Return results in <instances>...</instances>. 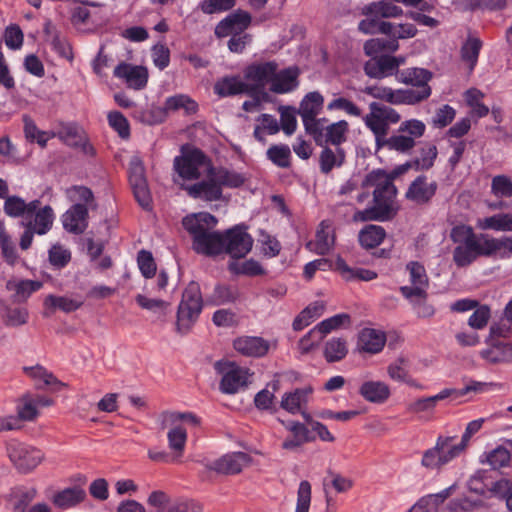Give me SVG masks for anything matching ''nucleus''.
<instances>
[{
  "mask_svg": "<svg viewBox=\"0 0 512 512\" xmlns=\"http://www.w3.org/2000/svg\"><path fill=\"white\" fill-rule=\"evenodd\" d=\"M361 187H374L373 205L356 211L353 215L355 222H385L396 216L398 208L395 206V199L398 191L394 183L386 179L385 170L375 169L369 172L362 181Z\"/></svg>",
  "mask_w": 512,
  "mask_h": 512,
  "instance_id": "1",
  "label": "nucleus"
},
{
  "mask_svg": "<svg viewBox=\"0 0 512 512\" xmlns=\"http://www.w3.org/2000/svg\"><path fill=\"white\" fill-rule=\"evenodd\" d=\"M217 223V218L208 212L183 217V228L192 236V248L197 254L214 257L223 253V232L210 231Z\"/></svg>",
  "mask_w": 512,
  "mask_h": 512,
  "instance_id": "2",
  "label": "nucleus"
},
{
  "mask_svg": "<svg viewBox=\"0 0 512 512\" xmlns=\"http://www.w3.org/2000/svg\"><path fill=\"white\" fill-rule=\"evenodd\" d=\"M449 237L456 244L452 254L457 267H468L479 257L489 258L488 234H477L471 226L459 224L451 229Z\"/></svg>",
  "mask_w": 512,
  "mask_h": 512,
  "instance_id": "3",
  "label": "nucleus"
},
{
  "mask_svg": "<svg viewBox=\"0 0 512 512\" xmlns=\"http://www.w3.org/2000/svg\"><path fill=\"white\" fill-rule=\"evenodd\" d=\"M203 308L200 286L191 281L182 293L177 310L176 330L181 334L188 333L197 322Z\"/></svg>",
  "mask_w": 512,
  "mask_h": 512,
  "instance_id": "4",
  "label": "nucleus"
},
{
  "mask_svg": "<svg viewBox=\"0 0 512 512\" xmlns=\"http://www.w3.org/2000/svg\"><path fill=\"white\" fill-rule=\"evenodd\" d=\"M323 104V96L318 91H312L304 96L298 109L306 133L311 135L319 146L323 145L324 128L321 125V120H317V115L321 112Z\"/></svg>",
  "mask_w": 512,
  "mask_h": 512,
  "instance_id": "5",
  "label": "nucleus"
},
{
  "mask_svg": "<svg viewBox=\"0 0 512 512\" xmlns=\"http://www.w3.org/2000/svg\"><path fill=\"white\" fill-rule=\"evenodd\" d=\"M128 180L139 206L145 211H151L153 208L152 196L146 178L145 166L139 156H132L129 161Z\"/></svg>",
  "mask_w": 512,
  "mask_h": 512,
  "instance_id": "6",
  "label": "nucleus"
},
{
  "mask_svg": "<svg viewBox=\"0 0 512 512\" xmlns=\"http://www.w3.org/2000/svg\"><path fill=\"white\" fill-rule=\"evenodd\" d=\"M216 372L222 375L220 390L224 394H235L248 384V370L227 360H219L214 364Z\"/></svg>",
  "mask_w": 512,
  "mask_h": 512,
  "instance_id": "7",
  "label": "nucleus"
},
{
  "mask_svg": "<svg viewBox=\"0 0 512 512\" xmlns=\"http://www.w3.org/2000/svg\"><path fill=\"white\" fill-rule=\"evenodd\" d=\"M244 224L235 225L223 231V253L233 259L244 258L253 247V238Z\"/></svg>",
  "mask_w": 512,
  "mask_h": 512,
  "instance_id": "8",
  "label": "nucleus"
},
{
  "mask_svg": "<svg viewBox=\"0 0 512 512\" xmlns=\"http://www.w3.org/2000/svg\"><path fill=\"white\" fill-rule=\"evenodd\" d=\"M277 69L278 64L275 61L253 63L247 66L244 70V78L252 82L248 83V86L253 88V90H250V96L261 94L265 99L268 94L264 91V88L267 83H272Z\"/></svg>",
  "mask_w": 512,
  "mask_h": 512,
  "instance_id": "9",
  "label": "nucleus"
},
{
  "mask_svg": "<svg viewBox=\"0 0 512 512\" xmlns=\"http://www.w3.org/2000/svg\"><path fill=\"white\" fill-rule=\"evenodd\" d=\"M7 452L10 460L22 473L32 471L44 459V453L41 450L16 441L8 444Z\"/></svg>",
  "mask_w": 512,
  "mask_h": 512,
  "instance_id": "10",
  "label": "nucleus"
},
{
  "mask_svg": "<svg viewBox=\"0 0 512 512\" xmlns=\"http://www.w3.org/2000/svg\"><path fill=\"white\" fill-rule=\"evenodd\" d=\"M349 322L350 316L348 314H337L321 321L299 341L300 349L302 352L316 349L317 345L328 333Z\"/></svg>",
  "mask_w": 512,
  "mask_h": 512,
  "instance_id": "11",
  "label": "nucleus"
},
{
  "mask_svg": "<svg viewBox=\"0 0 512 512\" xmlns=\"http://www.w3.org/2000/svg\"><path fill=\"white\" fill-rule=\"evenodd\" d=\"M211 165L209 158L205 153L193 148L174 159V168L180 177L186 180H194L200 177L199 169L203 166Z\"/></svg>",
  "mask_w": 512,
  "mask_h": 512,
  "instance_id": "12",
  "label": "nucleus"
},
{
  "mask_svg": "<svg viewBox=\"0 0 512 512\" xmlns=\"http://www.w3.org/2000/svg\"><path fill=\"white\" fill-rule=\"evenodd\" d=\"M432 78V73L424 68L411 67L401 70L398 73L397 80L406 85H412L416 87V89H402L404 92H411L415 97H421L418 100L422 102L426 100L431 95V87L428 85V82Z\"/></svg>",
  "mask_w": 512,
  "mask_h": 512,
  "instance_id": "13",
  "label": "nucleus"
},
{
  "mask_svg": "<svg viewBox=\"0 0 512 512\" xmlns=\"http://www.w3.org/2000/svg\"><path fill=\"white\" fill-rule=\"evenodd\" d=\"M406 269L409 271L412 286H401L399 291L402 296L408 301H413V297L427 298L426 288L429 286V279L425 267L418 261H411L406 265Z\"/></svg>",
  "mask_w": 512,
  "mask_h": 512,
  "instance_id": "14",
  "label": "nucleus"
},
{
  "mask_svg": "<svg viewBox=\"0 0 512 512\" xmlns=\"http://www.w3.org/2000/svg\"><path fill=\"white\" fill-rule=\"evenodd\" d=\"M251 462V457L244 452H233L222 456L207 466L218 474L234 475L240 473Z\"/></svg>",
  "mask_w": 512,
  "mask_h": 512,
  "instance_id": "15",
  "label": "nucleus"
},
{
  "mask_svg": "<svg viewBox=\"0 0 512 512\" xmlns=\"http://www.w3.org/2000/svg\"><path fill=\"white\" fill-rule=\"evenodd\" d=\"M362 91L373 98L380 99L394 105H414L418 103L419 99H421V97H415L413 93L404 92L402 89L393 90L389 87L377 85L366 86Z\"/></svg>",
  "mask_w": 512,
  "mask_h": 512,
  "instance_id": "16",
  "label": "nucleus"
},
{
  "mask_svg": "<svg viewBox=\"0 0 512 512\" xmlns=\"http://www.w3.org/2000/svg\"><path fill=\"white\" fill-rule=\"evenodd\" d=\"M252 17L247 11L238 9L227 15L215 27L218 38L227 37L232 33H243L251 24Z\"/></svg>",
  "mask_w": 512,
  "mask_h": 512,
  "instance_id": "17",
  "label": "nucleus"
},
{
  "mask_svg": "<svg viewBox=\"0 0 512 512\" xmlns=\"http://www.w3.org/2000/svg\"><path fill=\"white\" fill-rule=\"evenodd\" d=\"M114 76L123 79L129 88L141 90L148 82V70L144 66H134L125 62L119 63L113 72Z\"/></svg>",
  "mask_w": 512,
  "mask_h": 512,
  "instance_id": "18",
  "label": "nucleus"
},
{
  "mask_svg": "<svg viewBox=\"0 0 512 512\" xmlns=\"http://www.w3.org/2000/svg\"><path fill=\"white\" fill-rule=\"evenodd\" d=\"M89 212L85 204L75 203L63 215V228L72 234L80 235L88 227Z\"/></svg>",
  "mask_w": 512,
  "mask_h": 512,
  "instance_id": "19",
  "label": "nucleus"
},
{
  "mask_svg": "<svg viewBox=\"0 0 512 512\" xmlns=\"http://www.w3.org/2000/svg\"><path fill=\"white\" fill-rule=\"evenodd\" d=\"M438 188L436 181L427 182L425 175L417 176L409 185L405 197L419 205L428 204L435 196Z\"/></svg>",
  "mask_w": 512,
  "mask_h": 512,
  "instance_id": "20",
  "label": "nucleus"
},
{
  "mask_svg": "<svg viewBox=\"0 0 512 512\" xmlns=\"http://www.w3.org/2000/svg\"><path fill=\"white\" fill-rule=\"evenodd\" d=\"M185 190L190 197L206 202L218 201L222 198V189L215 180V176L209 174V168L206 180L187 186Z\"/></svg>",
  "mask_w": 512,
  "mask_h": 512,
  "instance_id": "21",
  "label": "nucleus"
},
{
  "mask_svg": "<svg viewBox=\"0 0 512 512\" xmlns=\"http://www.w3.org/2000/svg\"><path fill=\"white\" fill-rule=\"evenodd\" d=\"M485 342L490 349L512 352V326L504 322L493 323Z\"/></svg>",
  "mask_w": 512,
  "mask_h": 512,
  "instance_id": "22",
  "label": "nucleus"
},
{
  "mask_svg": "<svg viewBox=\"0 0 512 512\" xmlns=\"http://www.w3.org/2000/svg\"><path fill=\"white\" fill-rule=\"evenodd\" d=\"M282 425L292 433L291 437L286 438L282 443V448L285 450H296L307 442L315 440V435L309 428L298 421H282Z\"/></svg>",
  "mask_w": 512,
  "mask_h": 512,
  "instance_id": "23",
  "label": "nucleus"
},
{
  "mask_svg": "<svg viewBox=\"0 0 512 512\" xmlns=\"http://www.w3.org/2000/svg\"><path fill=\"white\" fill-rule=\"evenodd\" d=\"M370 59L364 63V72L369 78L384 79L396 75L394 71V59L389 54L369 56Z\"/></svg>",
  "mask_w": 512,
  "mask_h": 512,
  "instance_id": "24",
  "label": "nucleus"
},
{
  "mask_svg": "<svg viewBox=\"0 0 512 512\" xmlns=\"http://www.w3.org/2000/svg\"><path fill=\"white\" fill-rule=\"evenodd\" d=\"M23 371L26 375L34 379L35 387L38 390L50 388L51 391L58 392L65 386L63 382L58 380L41 365L24 366Z\"/></svg>",
  "mask_w": 512,
  "mask_h": 512,
  "instance_id": "25",
  "label": "nucleus"
},
{
  "mask_svg": "<svg viewBox=\"0 0 512 512\" xmlns=\"http://www.w3.org/2000/svg\"><path fill=\"white\" fill-rule=\"evenodd\" d=\"M359 394L370 403L383 404L391 396L389 386L383 381L368 380L361 384Z\"/></svg>",
  "mask_w": 512,
  "mask_h": 512,
  "instance_id": "26",
  "label": "nucleus"
},
{
  "mask_svg": "<svg viewBox=\"0 0 512 512\" xmlns=\"http://www.w3.org/2000/svg\"><path fill=\"white\" fill-rule=\"evenodd\" d=\"M386 342L385 332L374 328H364L358 336L359 352H381Z\"/></svg>",
  "mask_w": 512,
  "mask_h": 512,
  "instance_id": "27",
  "label": "nucleus"
},
{
  "mask_svg": "<svg viewBox=\"0 0 512 512\" xmlns=\"http://www.w3.org/2000/svg\"><path fill=\"white\" fill-rule=\"evenodd\" d=\"M299 69L297 67H289L276 71V76L273 77L270 90L277 94H285L293 91L298 86Z\"/></svg>",
  "mask_w": 512,
  "mask_h": 512,
  "instance_id": "28",
  "label": "nucleus"
},
{
  "mask_svg": "<svg viewBox=\"0 0 512 512\" xmlns=\"http://www.w3.org/2000/svg\"><path fill=\"white\" fill-rule=\"evenodd\" d=\"M253 90L248 83L240 80L238 76H226L219 79L214 85V92L220 97H229L239 94H248Z\"/></svg>",
  "mask_w": 512,
  "mask_h": 512,
  "instance_id": "29",
  "label": "nucleus"
},
{
  "mask_svg": "<svg viewBox=\"0 0 512 512\" xmlns=\"http://www.w3.org/2000/svg\"><path fill=\"white\" fill-rule=\"evenodd\" d=\"M315 237V243L308 242L306 247L318 255L328 254L334 244V236L331 235V226L327 221L323 220L319 224Z\"/></svg>",
  "mask_w": 512,
  "mask_h": 512,
  "instance_id": "30",
  "label": "nucleus"
},
{
  "mask_svg": "<svg viewBox=\"0 0 512 512\" xmlns=\"http://www.w3.org/2000/svg\"><path fill=\"white\" fill-rule=\"evenodd\" d=\"M86 497L85 491L78 487L65 488L52 497V503L60 509H69L81 503Z\"/></svg>",
  "mask_w": 512,
  "mask_h": 512,
  "instance_id": "31",
  "label": "nucleus"
},
{
  "mask_svg": "<svg viewBox=\"0 0 512 512\" xmlns=\"http://www.w3.org/2000/svg\"><path fill=\"white\" fill-rule=\"evenodd\" d=\"M386 237L382 226L375 224L365 225L358 233V242L362 248L369 250L379 246Z\"/></svg>",
  "mask_w": 512,
  "mask_h": 512,
  "instance_id": "32",
  "label": "nucleus"
},
{
  "mask_svg": "<svg viewBox=\"0 0 512 512\" xmlns=\"http://www.w3.org/2000/svg\"><path fill=\"white\" fill-rule=\"evenodd\" d=\"M361 13L365 16L394 18L402 15L403 10L389 0H381L364 6Z\"/></svg>",
  "mask_w": 512,
  "mask_h": 512,
  "instance_id": "33",
  "label": "nucleus"
},
{
  "mask_svg": "<svg viewBox=\"0 0 512 512\" xmlns=\"http://www.w3.org/2000/svg\"><path fill=\"white\" fill-rule=\"evenodd\" d=\"M135 301L142 309L153 313L157 321L164 322L170 312L171 304L162 299H153L143 294H137Z\"/></svg>",
  "mask_w": 512,
  "mask_h": 512,
  "instance_id": "34",
  "label": "nucleus"
},
{
  "mask_svg": "<svg viewBox=\"0 0 512 512\" xmlns=\"http://www.w3.org/2000/svg\"><path fill=\"white\" fill-rule=\"evenodd\" d=\"M209 174L215 176V180L221 189L223 187L239 188L245 182V177L241 173L228 170L225 167H214L210 165Z\"/></svg>",
  "mask_w": 512,
  "mask_h": 512,
  "instance_id": "35",
  "label": "nucleus"
},
{
  "mask_svg": "<svg viewBox=\"0 0 512 512\" xmlns=\"http://www.w3.org/2000/svg\"><path fill=\"white\" fill-rule=\"evenodd\" d=\"M335 269L341 274L346 281L362 280L371 281L377 278V273L373 270L365 268H351L346 261L337 257L335 261Z\"/></svg>",
  "mask_w": 512,
  "mask_h": 512,
  "instance_id": "36",
  "label": "nucleus"
},
{
  "mask_svg": "<svg viewBox=\"0 0 512 512\" xmlns=\"http://www.w3.org/2000/svg\"><path fill=\"white\" fill-rule=\"evenodd\" d=\"M236 352H268L272 347L269 341L262 337L242 336L233 341Z\"/></svg>",
  "mask_w": 512,
  "mask_h": 512,
  "instance_id": "37",
  "label": "nucleus"
},
{
  "mask_svg": "<svg viewBox=\"0 0 512 512\" xmlns=\"http://www.w3.org/2000/svg\"><path fill=\"white\" fill-rule=\"evenodd\" d=\"M325 309L322 301H315L304 308L294 319L292 327L295 331H300L308 326L314 319L320 317Z\"/></svg>",
  "mask_w": 512,
  "mask_h": 512,
  "instance_id": "38",
  "label": "nucleus"
},
{
  "mask_svg": "<svg viewBox=\"0 0 512 512\" xmlns=\"http://www.w3.org/2000/svg\"><path fill=\"white\" fill-rule=\"evenodd\" d=\"M454 440V436H439L436 441L443 465L449 463L451 460L459 456L460 453L466 448V446L461 441L460 443L455 444Z\"/></svg>",
  "mask_w": 512,
  "mask_h": 512,
  "instance_id": "39",
  "label": "nucleus"
},
{
  "mask_svg": "<svg viewBox=\"0 0 512 512\" xmlns=\"http://www.w3.org/2000/svg\"><path fill=\"white\" fill-rule=\"evenodd\" d=\"M349 131V124L346 120H340L332 123L323 130V144L340 146L346 141V134Z\"/></svg>",
  "mask_w": 512,
  "mask_h": 512,
  "instance_id": "40",
  "label": "nucleus"
},
{
  "mask_svg": "<svg viewBox=\"0 0 512 512\" xmlns=\"http://www.w3.org/2000/svg\"><path fill=\"white\" fill-rule=\"evenodd\" d=\"M489 258L507 259L512 256V236L494 238L488 235Z\"/></svg>",
  "mask_w": 512,
  "mask_h": 512,
  "instance_id": "41",
  "label": "nucleus"
},
{
  "mask_svg": "<svg viewBox=\"0 0 512 512\" xmlns=\"http://www.w3.org/2000/svg\"><path fill=\"white\" fill-rule=\"evenodd\" d=\"M54 222V211L50 205H46L39 209L31 219V226L36 234L45 235L48 233Z\"/></svg>",
  "mask_w": 512,
  "mask_h": 512,
  "instance_id": "42",
  "label": "nucleus"
},
{
  "mask_svg": "<svg viewBox=\"0 0 512 512\" xmlns=\"http://www.w3.org/2000/svg\"><path fill=\"white\" fill-rule=\"evenodd\" d=\"M364 121L366 126L375 135L377 148H381V143L388 133L389 126L384 121L382 115L379 112H375V110H370V113L365 116Z\"/></svg>",
  "mask_w": 512,
  "mask_h": 512,
  "instance_id": "43",
  "label": "nucleus"
},
{
  "mask_svg": "<svg viewBox=\"0 0 512 512\" xmlns=\"http://www.w3.org/2000/svg\"><path fill=\"white\" fill-rule=\"evenodd\" d=\"M237 297L238 292L235 288H232L229 285L216 284L213 292L206 297V303L209 305L220 306L234 302Z\"/></svg>",
  "mask_w": 512,
  "mask_h": 512,
  "instance_id": "44",
  "label": "nucleus"
},
{
  "mask_svg": "<svg viewBox=\"0 0 512 512\" xmlns=\"http://www.w3.org/2000/svg\"><path fill=\"white\" fill-rule=\"evenodd\" d=\"M399 49V43L396 38L385 40L381 38H372L364 43L363 50L366 56L381 55L382 52H395Z\"/></svg>",
  "mask_w": 512,
  "mask_h": 512,
  "instance_id": "45",
  "label": "nucleus"
},
{
  "mask_svg": "<svg viewBox=\"0 0 512 512\" xmlns=\"http://www.w3.org/2000/svg\"><path fill=\"white\" fill-rule=\"evenodd\" d=\"M43 286L42 282L34 280H21L17 283L8 281L6 288L14 290V298L18 302L26 301L32 293L38 291Z\"/></svg>",
  "mask_w": 512,
  "mask_h": 512,
  "instance_id": "46",
  "label": "nucleus"
},
{
  "mask_svg": "<svg viewBox=\"0 0 512 512\" xmlns=\"http://www.w3.org/2000/svg\"><path fill=\"white\" fill-rule=\"evenodd\" d=\"M165 103L169 112L183 109L186 115H193L198 111L197 102L185 94L170 96L165 100Z\"/></svg>",
  "mask_w": 512,
  "mask_h": 512,
  "instance_id": "47",
  "label": "nucleus"
},
{
  "mask_svg": "<svg viewBox=\"0 0 512 512\" xmlns=\"http://www.w3.org/2000/svg\"><path fill=\"white\" fill-rule=\"evenodd\" d=\"M167 439L172 454L175 455L176 458L180 461L187 440L186 430L181 426H175L168 431Z\"/></svg>",
  "mask_w": 512,
  "mask_h": 512,
  "instance_id": "48",
  "label": "nucleus"
},
{
  "mask_svg": "<svg viewBox=\"0 0 512 512\" xmlns=\"http://www.w3.org/2000/svg\"><path fill=\"white\" fill-rule=\"evenodd\" d=\"M38 408L32 399V393L27 392L18 399L17 415L18 421H33L38 417Z\"/></svg>",
  "mask_w": 512,
  "mask_h": 512,
  "instance_id": "49",
  "label": "nucleus"
},
{
  "mask_svg": "<svg viewBox=\"0 0 512 512\" xmlns=\"http://www.w3.org/2000/svg\"><path fill=\"white\" fill-rule=\"evenodd\" d=\"M83 302L71 299L65 296L48 295L44 300V306L47 309H59L65 313L76 311L82 306Z\"/></svg>",
  "mask_w": 512,
  "mask_h": 512,
  "instance_id": "50",
  "label": "nucleus"
},
{
  "mask_svg": "<svg viewBox=\"0 0 512 512\" xmlns=\"http://www.w3.org/2000/svg\"><path fill=\"white\" fill-rule=\"evenodd\" d=\"M266 156L277 167L288 168L291 165V150L286 144L271 145L266 152Z\"/></svg>",
  "mask_w": 512,
  "mask_h": 512,
  "instance_id": "51",
  "label": "nucleus"
},
{
  "mask_svg": "<svg viewBox=\"0 0 512 512\" xmlns=\"http://www.w3.org/2000/svg\"><path fill=\"white\" fill-rule=\"evenodd\" d=\"M482 48V41L479 38L470 37L461 47V58L469 64L472 71L478 61L479 53Z\"/></svg>",
  "mask_w": 512,
  "mask_h": 512,
  "instance_id": "52",
  "label": "nucleus"
},
{
  "mask_svg": "<svg viewBox=\"0 0 512 512\" xmlns=\"http://www.w3.org/2000/svg\"><path fill=\"white\" fill-rule=\"evenodd\" d=\"M310 390L296 389L293 392L285 393L282 397L281 407L289 413L295 414L300 411L301 404L306 402Z\"/></svg>",
  "mask_w": 512,
  "mask_h": 512,
  "instance_id": "53",
  "label": "nucleus"
},
{
  "mask_svg": "<svg viewBox=\"0 0 512 512\" xmlns=\"http://www.w3.org/2000/svg\"><path fill=\"white\" fill-rule=\"evenodd\" d=\"M416 145V141L407 135H392L382 141L381 147H387L389 150L399 153H407Z\"/></svg>",
  "mask_w": 512,
  "mask_h": 512,
  "instance_id": "54",
  "label": "nucleus"
},
{
  "mask_svg": "<svg viewBox=\"0 0 512 512\" xmlns=\"http://www.w3.org/2000/svg\"><path fill=\"white\" fill-rule=\"evenodd\" d=\"M230 272L234 274H241L247 276H259L265 273L261 264L253 258L248 259L242 263L232 261L228 265Z\"/></svg>",
  "mask_w": 512,
  "mask_h": 512,
  "instance_id": "55",
  "label": "nucleus"
},
{
  "mask_svg": "<svg viewBox=\"0 0 512 512\" xmlns=\"http://www.w3.org/2000/svg\"><path fill=\"white\" fill-rule=\"evenodd\" d=\"M481 226L483 229L512 232V214L500 213L486 217Z\"/></svg>",
  "mask_w": 512,
  "mask_h": 512,
  "instance_id": "56",
  "label": "nucleus"
},
{
  "mask_svg": "<svg viewBox=\"0 0 512 512\" xmlns=\"http://www.w3.org/2000/svg\"><path fill=\"white\" fill-rule=\"evenodd\" d=\"M137 264L144 278L151 279L156 275L157 265L150 251L140 250L137 254Z\"/></svg>",
  "mask_w": 512,
  "mask_h": 512,
  "instance_id": "57",
  "label": "nucleus"
},
{
  "mask_svg": "<svg viewBox=\"0 0 512 512\" xmlns=\"http://www.w3.org/2000/svg\"><path fill=\"white\" fill-rule=\"evenodd\" d=\"M0 248L5 261L9 265H14L18 259V254L2 223H0Z\"/></svg>",
  "mask_w": 512,
  "mask_h": 512,
  "instance_id": "58",
  "label": "nucleus"
},
{
  "mask_svg": "<svg viewBox=\"0 0 512 512\" xmlns=\"http://www.w3.org/2000/svg\"><path fill=\"white\" fill-rule=\"evenodd\" d=\"M50 264L57 268H64L71 260V252L60 244H54L48 251Z\"/></svg>",
  "mask_w": 512,
  "mask_h": 512,
  "instance_id": "59",
  "label": "nucleus"
},
{
  "mask_svg": "<svg viewBox=\"0 0 512 512\" xmlns=\"http://www.w3.org/2000/svg\"><path fill=\"white\" fill-rule=\"evenodd\" d=\"M26 202L20 196L12 195L5 199L3 210L5 214L12 218L24 217Z\"/></svg>",
  "mask_w": 512,
  "mask_h": 512,
  "instance_id": "60",
  "label": "nucleus"
},
{
  "mask_svg": "<svg viewBox=\"0 0 512 512\" xmlns=\"http://www.w3.org/2000/svg\"><path fill=\"white\" fill-rule=\"evenodd\" d=\"M491 317V309L488 305H479L468 319V325L473 329H483Z\"/></svg>",
  "mask_w": 512,
  "mask_h": 512,
  "instance_id": "61",
  "label": "nucleus"
},
{
  "mask_svg": "<svg viewBox=\"0 0 512 512\" xmlns=\"http://www.w3.org/2000/svg\"><path fill=\"white\" fill-rule=\"evenodd\" d=\"M2 317L6 325L19 326L27 321L28 312L25 308L20 307H4Z\"/></svg>",
  "mask_w": 512,
  "mask_h": 512,
  "instance_id": "62",
  "label": "nucleus"
},
{
  "mask_svg": "<svg viewBox=\"0 0 512 512\" xmlns=\"http://www.w3.org/2000/svg\"><path fill=\"white\" fill-rule=\"evenodd\" d=\"M409 372L410 365L405 357H399L396 361H394L387 367V373L389 377L392 380L398 382L405 380Z\"/></svg>",
  "mask_w": 512,
  "mask_h": 512,
  "instance_id": "63",
  "label": "nucleus"
},
{
  "mask_svg": "<svg viewBox=\"0 0 512 512\" xmlns=\"http://www.w3.org/2000/svg\"><path fill=\"white\" fill-rule=\"evenodd\" d=\"M491 190L497 197H512V181L506 175H497L492 179Z\"/></svg>",
  "mask_w": 512,
  "mask_h": 512,
  "instance_id": "64",
  "label": "nucleus"
}]
</instances>
